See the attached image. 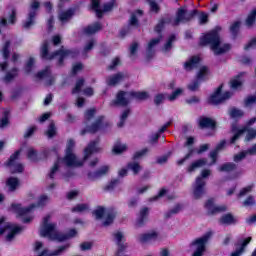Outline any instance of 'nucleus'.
Wrapping results in <instances>:
<instances>
[{
	"mask_svg": "<svg viewBox=\"0 0 256 256\" xmlns=\"http://www.w3.org/2000/svg\"><path fill=\"white\" fill-rule=\"evenodd\" d=\"M97 145H99V139L91 141L88 146L84 149V158L83 161L77 160V156L75 153L65 152V156L63 158L58 157L55 161L53 167L48 174L50 179H55V173L59 171V165L63 163L66 167H83L85 161L93 155V153L97 152Z\"/></svg>",
	"mask_w": 256,
	"mask_h": 256,
	"instance_id": "obj_1",
	"label": "nucleus"
},
{
	"mask_svg": "<svg viewBox=\"0 0 256 256\" xmlns=\"http://www.w3.org/2000/svg\"><path fill=\"white\" fill-rule=\"evenodd\" d=\"M40 57L45 61H53L55 57H59L57 61L58 67H63L65 65V59L71 57V59H77L79 57V50L77 49H65L61 46L58 50L49 53V42L45 40L40 49Z\"/></svg>",
	"mask_w": 256,
	"mask_h": 256,
	"instance_id": "obj_2",
	"label": "nucleus"
},
{
	"mask_svg": "<svg viewBox=\"0 0 256 256\" xmlns=\"http://www.w3.org/2000/svg\"><path fill=\"white\" fill-rule=\"evenodd\" d=\"M220 32L221 26H216L214 29L205 33L202 37H200V47L210 45V49L214 51V55H223L224 53H227V51H231V44H224L221 47V36L219 35Z\"/></svg>",
	"mask_w": 256,
	"mask_h": 256,
	"instance_id": "obj_3",
	"label": "nucleus"
},
{
	"mask_svg": "<svg viewBox=\"0 0 256 256\" xmlns=\"http://www.w3.org/2000/svg\"><path fill=\"white\" fill-rule=\"evenodd\" d=\"M47 201H49V197L47 195H41L37 201V203H32L28 207H21V204L12 203L11 209L16 213L17 217H25V215L31 213L32 209L37 207H45L47 205Z\"/></svg>",
	"mask_w": 256,
	"mask_h": 256,
	"instance_id": "obj_4",
	"label": "nucleus"
},
{
	"mask_svg": "<svg viewBox=\"0 0 256 256\" xmlns=\"http://www.w3.org/2000/svg\"><path fill=\"white\" fill-rule=\"evenodd\" d=\"M231 131H232V133H234V135L230 138V142H229L230 145H235V143H237L238 139L244 133H246V137L244 139V141L246 143H249V142L253 141V139L256 138V129L255 128H249L247 126H244L240 129L239 127H237V125L233 124L231 127Z\"/></svg>",
	"mask_w": 256,
	"mask_h": 256,
	"instance_id": "obj_5",
	"label": "nucleus"
},
{
	"mask_svg": "<svg viewBox=\"0 0 256 256\" xmlns=\"http://www.w3.org/2000/svg\"><path fill=\"white\" fill-rule=\"evenodd\" d=\"M92 214L95 216L96 219H103L106 218L102 222L103 227H109V225H113L115 219L117 218V210L114 208H109L108 210L103 206H98Z\"/></svg>",
	"mask_w": 256,
	"mask_h": 256,
	"instance_id": "obj_6",
	"label": "nucleus"
},
{
	"mask_svg": "<svg viewBox=\"0 0 256 256\" xmlns=\"http://www.w3.org/2000/svg\"><path fill=\"white\" fill-rule=\"evenodd\" d=\"M165 23H167V21H165V18H161L156 24V26L154 27V31L155 33H158L159 37L153 38L148 43V46H147L148 59L153 58V55H155V50H153V47H155V45H159V43H161V39H163V35L161 33H163V29H165Z\"/></svg>",
	"mask_w": 256,
	"mask_h": 256,
	"instance_id": "obj_7",
	"label": "nucleus"
},
{
	"mask_svg": "<svg viewBox=\"0 0 256 256\" xmlns=\"http://www.w3.org/2000/svg\"><path fill=\"white\" fill-rule=\"evenodd\" d=\"M209 175H211V170L204 169L201 172V176H198L196 178V182H195V186H194V190H193L194 199H201L205 195L206 183H205V180H203V179H207V177H209Z\"/></svg>",
	"mask_w": 256,
	"mask_h": 256,
	"instance_id": "obj_8",
	"label": "nucleus"
},
{
	"mask_svg": "<svg viewBox=\"0 0 256 256\" xmlns=\"http://www.w3.org/2000/svg\"><path fill=\"white\" fill-rule=\"evenodd\" d=\"M23 150L20 148L16 150L9 159L4 163L6 167L11 169L12 175H15V173H23L25 171V167L21 163H17L19 161V157H21V152Z\"/></svg>",
	"mask_w": 256,
	"mask_h": 256,
	"instance_id": "obj_9",
	"label": "nucleus"
},
{
	"mask_svg": "<svg viewBox=\"0 0 256 256\" xmlns=\"http://www.w3.org/2000/svg\"><path fill=\"white\" fill-rule=\"evenodd\" d=\"M199 15V10L194 9L187 13V9L178 8L176 17L172 22L173 27H178L181 23H187L193 19V17Z\"/></svg>",
	"mask_w": 256,
	"mask_h": 256,
	"instance_id": "obj_10",
	"label": "nucleus"
},
{
	"mask_svg": "<svg viewBox=\"0 0 256 256\" xmlns=\"http://www.w3.org/2000/svg\"><path fill=\"white\" fill-rule=\"evenodd\" d=\"M227 99H231V92L226 91L223 93V84L218 86L214 93L208 98L209 105H221Z\"/></svg>",
	"mask_w": 256,
	"mask_h": 256,
	"instance_id": "obj_11",
	"label": "nucleus"
},
{
	"mask_svg": "<svg viewBox=\"0 0 256 256\" xmlns=\"http://www.w3.org/2000/svg\"><path fill=\"white\" fill-rule=\"evenodd\" d=\"M39 7H41V3L39 1H32L30 4V11L28 13L27 21L23 23L24 29H31V27L35 25V19L37 17V11H39Z\"/></svg>",
	"mask_w": 256,
	"mask_h": 256,
	"instance_id": "obj_12",
	"label": "nucleus"
},
{
	"mask_svg": "<svg viewBox=\"0 0 256 256\" xmlns=\"http://www.w3.org/2000/svg\"><path fill=\"white\" fill-rule=\"evenodd\" d=\"M204 207L207 211V215H219V213H226L228 211L227 205H215V199L210 198L204 204Z\"/></svg>",
	"mask_w": 256,
	"mask_h": 256,
	"instance_id": "obj_13",
	"label": "nucleus"
},
{
	"mask_svg": "<svg viewBox=\"0 0 256 256\" xmlns=\"http://www.w3.org/2000/svg\"><path fill=\"white\" fill-rule=\"evenodd\" d=\"M5 231H9L6 236V241L11 242L21 231H23V227L13 225V224H6L4 227L0 228V235H5Z\"/></svg>",
	"mask_w": 256,
	"mask_h": 256,
	"instance_id": "obj_14",
	"label": "nucleus"
},
{
	"mask_svg": "<svg viewBox=\"0 0 256 256\" xmlns=\"http://www.w3.org/2000/svg\"><path fill=\"white\" fill-rule=\"evenodd\" d=\"M103 121H105V116H98L91 125H88L81 130V135H87V133L95 135V133H98L101 130V127H103Z\"/></svg>",
	"mask_w": 256,
	"mask_h": 256,
	"instance_id": "obj_15",
	"label": "nucleus"
},
{
	"mask_svg": "<svg viewBox=\"0 0 256 256\" xmlns=\"http://www.w3.org/2000/svg\"><path fill=\"white\" fill-rule=\"evenodd\" d=\"M209 239H211V232H207L203 237H200L194 240L191 243V245H198V246L192 256H203V253H205V245L207 244V241H209Z\"/></svg>",
	"mask_w": 256,
	"mask_h": 256,
	"instance_id": "obj_16",
	"label": "nucleus"
},
{
	"mask_svg": "<svg viewBox=\"0 0 256 256\" xmlns=\"http://www.w3.org/2000/svg\"><path fill=\"white\" fill-rule=\"evenodd\" d=\"M127 92L118 91L116 98L110 102V107H127L129 105V99H127Z\"/></svg>",
	"mask_w": 256,
	"mask_h": 256,
	"instance_id": "obj_17",
	"label": "nucleus"
},
{
	"mask_svg": "<svg viewBox=\"0 0 256 256\" xmlns=\"http://www.w3.org/2000/svg\"><path fill=\"white\" fill-rule=\"evenodd\" d=\"M73 237H77V230L72 228L68 231V233L55 232L53 234V241H58V243H63V241H69V239H73Z\"/></svg>",
	"mask_w": 256,
	"mask_h": 256,
	"instance_id": "obj_18",
	"label": "nucleus"
},
{
	"mask_svg": "<svg viewBox=\"0 0 256 256\" xmlns=\"http://www.w3.org/2000/svg\"><path fill=\"white\" fill-rule=\"evenodd\" d=\"M114 239L116 240V245L118 246V250L116 252L117 256H120L125 249H127V243H125V236L123 232H114L113 234Z\"/></svg>",
	"mask_w": 256,
	"mask_h": 256,
	"instance_id": "obj_19",
	"label": "nucleus"
},
{
	"mask_svg": "<svg viewBox=\"0 0 256 256\" xmlns=\"http://www.w3.org/2000/svg\"><path fill=\"white\" fill-rule=\"evenodd\" d=\"M198 127L200 129H211L215 131L217 129V122L210 117L202 116L198 120Z\"/></svg>",
	"mask_w": 256,
	"mask_h": 256,
	"instance_id": "obj_20",
	"label": "nucleus"
},
{
	"mask_svg": "<svg viewBox=\"0 0 256 256\" xmlns=\"http://www.w3.org/2000/svg\"><path fill=\"white\" fill-rule=\"evenodd\" d=\"M108 173H109V166L104 165L94 172L89 171L87 173V177L89 181H96V179H100V177H104V175H107Z\"/></svg>",
	"mask_w": 256,
	"mask_h": 256,
	"instance_id": "obj_21",
	"label": "nucleus"
},
{
	"mask_svg": "<svg viewBox=\"0 0 256 256\" xmlns=\"http://www.w3.org/2000/svg\"><path fill=\"white\" fill-rule=\"evenodd\" d=\"M58 14V19L61 23H68V21H71L73 17L75 16V13H77V8H68L67 10L63 11L60 10Z\"/></svg>",
	"mask_w": 256,
	"mask_h": 256,
	"instance_id": "obj_22",
	"label": "nucleus"
},
{
	"mask_svg": "<svg viewBox=\"0 0 256 256\" xmlns=\"http://www.w3.org/2000/svg\"><path fill=\"white\" fill-rule=\"evenodd\" d=\"M200 63H201V57L194 55L184 63V69L186 71H193V69H197L199 67Z\"/></svg>",
	"mask_w": 256,
	"mask_h": 256,
	"instance_id": "obj_23",
	"label": "nucleus"
},
{
	"mask_svg": "<svg viewBox=\"0 0 256 256\" xmlns=\"http://www.w3.org/2000/svg\"><path fill=\"white\" fill-rule=\"evenodd\" d=\"M103 29V25L101 22H95L92 25H88L85 28H83L82 32L84 35H95V33H99Z\"/></svg>",
	"mask_w": 256,
	"mask_h": 256,
	"instance_id": "obj_24",
	"label": "nucleus"
},
{
	"mask_svg": "<svg viewBox=\"0 0 256 256\" xmlns=\"http://www.w3.org/2000/svg\"><path fill=\"white\" fill-rule=\"evenodd\" d=\"M57 227V224H46L43 225V228L41 230V236L42 237H49V239H53V235H55V228Z\"/></svg>",
	"mask_w": 256,
	"mask_h": 256,
	"instance_id": "obj_25",
	"label": "nucleus"
},
{
	"mask_svg": "<svg viewBox=\"0 0 256 256\" xmlns=\"http://www.w3.org/2000/svg\"><path fill=\"white\" fill-rule=\"evenodd\" d=\"M123 79H125V74L118 72L107 78V85H109V87H115V85L121 83Z\"/></svg>",
	"mask_w": 256,
	"mask_h": 256,
	"instance_id": "obj_26",
	"label": "nucleus"
},
{
	"mask_svg": "<svg viewBox=\"0 0 256 256\" xmlns=\"http://www.w3.org/2000/svg\"><path fill=\"white\" fill-rule=\"evenodd\" d=\"M147 217H149V208L143 207L140 210L138 219L136 221V227H143V225H145V222L147 221Z\"/></svg>",
	"mask_w": 256,
	"mask_h": 256,
	"instance_id": "obj_27",
	"label": "nucleus"
},
{
	"mask_svg": "<svg viewBox=\"0 0 256 256\" xmlns=\"http://www.w3.org/2000/svg\"><path fill=\"white\" fill-rule=\"evenodd\" d=\"M219 223L220 225H236L237 218H235L231 213H227L219 218Z\"/></svg>",
	"mask_w": 256,
	"mask_h": 256,
	"instance_id": "obj_28",
	"label": "nucleus"
},
{
	"mask_svg": "<svg viewBox=\"0 0 256 256\" xmlns=\"http://www.w3.org/2000/svg\"><path fill=\"white\" fill-rule=\"evenodd\" d=\"M6 185L9 191L13 192V191H17V189L19 188V185H21V182L17 177H9L6 181Z\"/></svg>",
	"mask_w": 256,
	"mask_h": 256,
	"instance_id": "obj_29",
	"label": "nucleus"
},
{
	"mask_svg": "<svg viewBox=\"0 0 256 256\" xmlns=\"http://www.w3.org/2000/svg\"><path fill=\"white\" fill-rule=\"evenodd\" d=\"M129 96L136 101H146V99L149 97V93L146 91H130Z\"/></svg>",
	"mask_w": 256,
	"mask_h": 256,
	"instance_id": "obj_30",
	"label": "nucleus"
},
{
	"mask_svg": "<svg viewBox=\"0 0 256 256\" xmlns=\"http://www.w3.org/2000/svg\"><path fill=\"white\" fill-rule=\"evenodd\" d=\"M205 165H207V159L201 158V159L194 161L192 164H190L187 171H188V173H193V171H195V169H199V167H205Z\"/></svg>",
	"mask_w": 256,
	"mask_h": 256,
	"instance_id": "obj_31",
	"label": "nucleus"
},
{
	"mask_svg": "<svg viewBox=\"0 0 256 256\" xmlns=\"http://www.w3.org/2000/svg\"><path fill=\"white\" fill-rule=\"evenodd\" d=\"M157 232H150V233H145L141 234L138 238L139 243H147L148 241H153V239H157L158 237Z\"/></svg>",
	"mask_w": 256,
	"mask_h": 256,
	"instance_id": "obj_32",
	"label": "nucleus"
},
{
	"mask_svg": "<svg viewBox=\"0 0 256 256\" xmlns=\"http://www.w3.org/2000/svg\"><path fill=\"white\" fill-rule=\"evenodd\" d=\"M235 169H237V164L226 162L218 168V171H220V173H231V171H235Z\"/></svg>",
	"mask_w": 256,
	"mask_h": 256,
	"instance_id": "obj_33",
	"label": "nucleus"
},
{
	"mask_svg": "<svg viewBox=\"0 0 256 256\" xmlns=\"http://www.w3.org/2000/svg\"><path fill=\"white\" fill-rule=\"evenodd\" d=\"M18 75H19V68L14 67L11 69V71H8L6 73L4 80L6 81V83H11V81H13V79L18 77Z\"/></svg>",
	"mask_w": 256,
	"mask_h": 256,
	"instance_id": "obj_34",
	"label": "nucleus"
},
{
	"mask_svg": "<svg viewBox=\"0 0 256 256\" xmlns=\"http://www.w3.org/2000/svg\"><path fill=\"white\" fill-rule=\"evenodd\" d=\"M180 211H183V205L178 203L174 206V208H172L170 211L165 213L164 219H171L173 215H177V213H180Z\"/></svg>",
	"mask_w": 256,
	"mask_h": 256,
	"instance_id": "obj_35",
	"label": "nucleus"
},
{
	"mask_svg": "<svg viewBox=\"0 0 256 256\" xmlns=\"http://www.w3.org/2000/svg\"><path fill=\"white\" fill-rule=\"evenodd\" d=\"M11 47V41L7 40L2 48V55L5 61L9 60V57L11 55V50H9Z\"/></svg>",
	"mask_w": 256,
	"mask_h": 256,
	"instance_id": "obj_36",
	"label": "nucleus"
},
{
	"mask_svg": "<svg viewBox=\"0 0 256 256\" xmlns=\"http://www.w3.org/2000/svg\"><path fill=\"white\" fill-rule=\"evenodd\" d=\"M245 75V72H240L238 75H236L235 79L231 80L230 85L232 89H239L241 85H243V82H241L239 79Z\"/></svg>",
	"mask_w": 256,
	"mask_h": 256,
	"instance_id": "obj_37",
	"label": "nucleus"
},
{
	"mask_svg": "<svg viewBox=\"0 0 256 256\" xmlns=\"http://www.w3.org/2000/svg\"><path fill=\"white\" fill-rule=\"evenodd\" d=\"M124 151H127V145H121L120 142H117L112 149V153H114V155H121Z\"/></svg>",
	"mask_w": 256,
	"mask_h": 256,
	"instance_id": "obj_38",
	"label": "nucleus"
},
{
	"mask_svg": "<svg viewBox=\"0 0 256 256\" xmlns=\"http://www.w3.org/2000/svg\"><path fill=\"white\" fill-rule=\"evenodd\" d=\"M127 169L133 172V175H139L141 171V165L138 162H129L127 164Z\"/></svg>",
	"mask_w": 256,
	"mask_h": 256,
	"instance_id": "obj_39",
	"label": "nucleus"
},
{
	"mask_svg": "<svg viewBox=\"0 0 256 256\" xmlns=\"http://www.w3.org/2000/svg\"><path fill=\"white\" fill-rule=\"evenodd\" d=\"M239 29H241V22L239 21H235L230 26V33L232 34L234 39H236L237 35H239Z\"/></svg>",
	"mask_w": 256,
	"mask_h": 256,
	"instance_id": "obj_40",
	"label": "nucleus"
},
{
	"mask_svg": "<svg viewBox=\"0 0 256 256\" xmlns=\"http://www.w3.org/2000/svg\"><path fill=\"white\" fill-rule=\"evenodd\" d=\"M229 115L232 119H241V117H243L245 115V112H243V110H241V109H237V108L233 107L230 110Z\"/></svg>",
	"mask_w": 256,
	"mask_h": 256,
	"instance_id": "obj_41",
	"label": "nucleus"
},
{
	"mask_svg": "<svg viewBox=\"0 0 256 256\" xmlns=\"http://www.w3.org/2000/svg\"><path fill=\"white\" fill-rule=\"evenodd\" d=\"M33 67H35V58L30 57L24 67L26 75H30L33 72Z\"/></svg>",
	"mask_w": 256,
	"mask_h": 256,
	"instance_id": "obj_42",
	"label": "nucleus"
},
{
	"mask_svg": "<svg viewBox=\"0 0 256 256\" xmlns=\"http://www.w3.org/2000/svg\"><path fill=\"white\" fill-rule=\"evenodd\" d=\"M46 135L49 139H53L57 135V127H55V122H51L46 131Z\"/></svg>",
	"mask_w": 256,
	"mask_h": 256,
	"instance_id": "obj_43",
	"label": "nucleus"
},
{
	"mask_svg": "<svg viewBox=\"0 0 256 256\" xmlns=\"http://www.w3.org/2000/svg\"><path fill=\"white\" fill-rule=\"evenodd\" d=\"M83 85H85V78H79L76 81L75 87L72 89V94L81 93V89H83Z\"/></svg>",
	"mask_w": 256,
	"mask_h": 256,
	"instance_id": "obj_44",
	"label": "nucleus"
},
{
	"mask_svg": "<svg viewBox=\"0 0 256 256\" xmlns=\"http://www.w3.org/2000/svg\"><path fill=\"white\" fill-rule=\"evenodd\" d=\"M255 21H256V8L253 9L249 13L248 17L246 18V25L248 27H252V25H255Z\"/></svg>",
	"mask_w": 256,
	"mask_h": 256,
	"instance_id": "obj_45",
	"label": "nucleus"
},
{
	"mask_svg": "<svg viewBox=\"0 0 256 256\" xmlns=\"http://www.w3.org/2000/svg\"><path fill=\"white\" fill-rule=\"evenodd\" d=\"M208 73H209V68H207V66H202L198 71L197 80L205 81V77H207Z\"/></svg>",
	"mask_w": 256,
	"mask_h": 256,
	"instance_id": "obj_46",
	"label": "nucleus"
},
{
	"mask_svg": "<svg viewBox=\"0 0 256 256\" xmlns=\"http://www.w3.org/2000/svg\"><path fill=\"white\" fill-rule=\"evenodd\" d=\"M89 209V205L87 204H77L71 209L72 213H83Z\"/></svg>",
	"mask_w": 256,
	"mask_h": 256,
	"instance_id": "obj_47",
	"label": "nucleus"
},
{
	"mask_svg": "<svg viewBox=\"0 0 256 256\" xmlns=\"http://www.w3.org/2000/svg\"><path fill=\"white\" fill-rule=\"evenodd\" d=\"M175 39H176L175 34H172L169 36L167 42L165 43V45L163 47V50L165 52L171 51V49L173 48V42L175 41Z\"/></svg>",
	"mask_w": 256,
	"mask_h": 256,
	"instance_id": "obj_48",
	"label": "nucleus"
},
{
	"mask_svg": "<svg viewBox=\"0 0 256 256\" xmlns=\"http://www.w3.org/2000/svg\"><path fill=\"white\" fill-rule=\"evenodd\" d=\"M9 110L3 112V118L0 120V128L7 127L9 125Z\"/></svg>",
	"mask_w": 256,
	"mask_h": 256,
	"instance_id": "obj_49",
	"label": "nucleus"
},
{
	"mask_svg": "<svg viewBox=\"0 0 256 256\" xmlns=\"http://www.w3.org/2000/svg\"><path fill=\"white\" fill-rule=\"evenodd\" d=\"M147 153H149V148H143L142 150L135 152L132 159L133 161H137V159H141V157H145Z\"/></svg>",
	"mask_w": 256,
	"mask_h": 256,
	"instance_id": "obj_50",
	"label": "nucleus"
},
{
	"mask_svg": "<svg viewBox=\"0 0 256 256\" xmlns=\"http://www.w3.org/2000/svg\"><path fill=\"white\" fill-rule=\"evenodd\" d=\"M8 23H10V25H15V23H17V9L12 8L8 18Z\"/></svg>",
	"mask_w": 256,
	"mask_h": 256,
	"instance_id": "obj_51",
	"label": "nucleus"
},
{
	"mask_svg": "<svg viewBox=\"0 0 256 256\" xmlns=\"http://www.w3.org/2000/svg\"><path fill=\"white\" fill-rule=\"evenodd\" d=\"M251 191H253L252 185H248V186L242 188L240 190V192L238 193V199H241V197H245V195H247L248 193H251Z\"/></svg>",
	"mask_w": 256,
	"mask_h": 256,
	"instance_id": "obj_52",
	"label": "nucleus"
},
{
	"mask_svg": "<svg viewBox=\"0 0 256 256\" xmlns=\"http://www.w3.org/2000/svg\"><path fill=\"white\" fill-rule=\"evenodd\" d=\"M193 153H195V149H193V148L189 149V151L185 155V157H183L177 161V165H183V163H185L187 161V159H190L193 156Z\"/></svg>",
	"mask_w": 256,
	"mask_h": 256,
	"instance_id": "obj_53",
	"label": "nucleus"
},
{
	"mask_svg": "<svg viewBox=\"0 0 256 256\" xmlns=\"http://www.w3.org/2000/svg\"><path fill=\"white\" fill-rule=\"evenodd\" d=\"M148 3L150 5V11L152 13H159L161 11V8L159 7V4H157L154 0H148Z\"/></svg>",
	"mask_w": 256,
	"mask_h": 256,
	"instance_id": "obj_54",
	"label": "nucleus"
},
{
	"mask_svg": "<svg viewBox=\"0 0 256 256\" xmlns=\"http://www.w3.org/2000/svg\"><path fill=\"white\" fill-rule=\"evenodd\" d=\"M95 113H97V110L95 108H90L85 112V120L86 121H91V119H93V117H95Z\"/></svg>",
	"mask_w": 256,
	"mask_h": 256,
	"instance_id": "obj_55",
	"label": "nucleus"
},
{
	"mask_svg": "<svg viewBox=\"0 0 256 256\" xmlns=\"http://www.w3.org/2000/svg\"><path fill=\"white\" fill-rule=\"evenodd\" d=\"M253 205H256L255 197L252 195L248 196L245 201L243 202V207H253Z\"/></svg>",
	"mask_w": 256,
	"mask_h": 256,
	"instance_id": "obj_56",
	"label": "nucleus"
},
{
	"mask_svg": "<svg viewBox=\"0 0 256 256\" xmlns=\"http://www.w3.org/2000/svg\"><path fill=\"white\" fill-rule=\"evenodd\" d=\"M180 95H183V89L178 88L175 91H173L170 96L168 97V99L170 101H175V99H177V97H179Z\"/></svg>",
	"mask_w": 256,
	"mask_h": 256,
	"instance_id": "obj_57",
	"label": "nucleus"
},
{
	"mask_svg": "<svg viewBox=\"0 0 256 256\" xmlns=\"http://www.w3.org/2000/svg\"><path fill=\"white\" fill-rule=\"evenodd\" d=\"M49 75H51V71H49L48 68H45L44 70H41L36 74V78L45 79V77H49Z\"/></svg>",
	"mask_w": 256,
	"mask_h": 256,
	"instance_id": "obj_58",
	"label": "nucleus"
},
{
	"mask_svg": "<svg viewBox=\"0 0 256 256\" xmlns=\"http://www.w3.org/2000/svg\"><path fill=\"white\" fill-rule=\"evenodd\" d=\"M117 185H119V179L111 180L109 184L105 186V191H113Z\"/></svg>",
	"mask_w": 256,
	"mask_h": 256,
	"instance_id": "obj_59",
	"label": "nucleus"
},
{
	"mask_svg": "<svg viewBox=\"0 0 256 256\" xmlns=\"http://www.w3.org/2000/svg\"><path fill=\"white\" fill-rule=\"evenodd\" d=\"M255 103H256V95L255 96H248L244 100L245 107H251V105H255Z\"/></svg>",
	"mask_w": 256,
	"mask_h": 256,
	"instance_id": "obj_60",
	"label": "nucleus"
},
{
	"mask_svg": "<svg viewBox=\"0 0 256 256\" xmlns=\"http://www.w3.org/2000/svg\"><path fill=\"white\" fill-rule=\"evenodd\" d=\"M80 249L81 251H91L93 249V242H82Z\"/></svg>",
	"mask_w": 256,
	"mask_h": 256,
	"instance_id": "obj_61",
	"label": "nucleus"
},
{
	"mask_svg": "<svg viewBox=\"0 0 256 256\" xmlns=\"http://www.w3.org/2000/svg\"><path fill=\"white\" fill-rule=\"evenodd\" d=\"M73 149H75V140L69 139L67 142L65 153H73Z\"/></svg>",
	"mask_w": 256,
	"mask_h": 256,
	"instance_id": "obj_62",
	"label": "nucleus"
},
{
	"mask_svg": "<svg viewBox=\"0 0 256 256\" xmlns=\"http://www.w3.org/2000/svg\"><path fill=\"white\" fill-rule=\"evenodd\" d=\"M27 158L30 159V161H37V152L35 149L31 148L28 150Z\"/></svg>",
	"mask_w": 256,
	"mask_h": 256,
	"instance_id": "obj_63",
	"label": "nucleus"
},
{
	"mask_svg": "<svg viewBox=\"0 0 256 256\" xmlns=\"http://www.w3.org/2000/svg\"><path fill=\"white\" fill-rule=\"evenodd\" d=\"M200 85H201V83L197 79V80L193 81L191 84L188 85V89L190 91H197L199 89Z\"/></svg>",
	"mask_w": 256,
	"mask_h": 256,
	"instance_id": "obj_64",
	"label": "nucleus"
}]
</instances>
